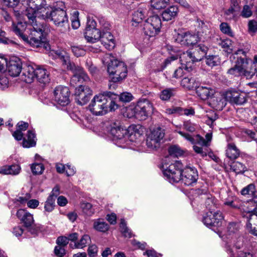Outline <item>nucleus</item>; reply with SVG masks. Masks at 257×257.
<instances>
[{
    "label": "nucleus",
    "instance_id": "obj_1",
    "mask_svg": "<svg viewBox=\"0 0 257 257\" xmlns=\"http://www.w3.org/2000/svg\"><path fill=\"white\" fill-rule=\"evenodd\" d=\"M28 21L29 25L25 28L22 23L17 24L13 23V32L19 36L25 42L32 47H44L45 49L49 48L47 43V39L44 36V29L42 25H37Z\"/></svg>",
    "mask_w": 257,
    "mask_h": 257
},
{
    "label": "nucleus",
    "instance_id": "obj_2",
    "mask_svg": "<svg viewBox=\"0 0 257 257\" xmlns=\"http://www.w3.org/2000/svg\"><path fill=\"white\" fill-rule=\"evenodd\" d=\"M56 55L61 60L63 64L66 66L68 70L71 71L73 75L72 77L70 83L71 85L75 86L77 85V82H88L89 78L87 74L84 71V69L81 66L76 65L74 63L70 61V57L67 53L65 51H57Z\"/></svg>",
    "mask_w": 257,
    "mask_h": 257
},
{
    "label": "nucleus",
    "instance_id": "obj_3",
    "mask_svg": "<svg viewBox=\"0 0 257 257\" xmlns=\"http://www.w3.org/2000/svg\"><path fill=\"white\" fill-rule=\"evenodd\" d=\"M21 77L28 83H32L35 79L43 84L48 83L50 80L49 72L45 68L36 65H25Z\"/></svg>",
    "mask_w": 257,
    "mask_h": 257
},
{
    "label": "nucleus",
    "instance_id": "obj_4",
    "mask_svg": "<svg viewBox=\"0 0 257 257\" xmlns=\"http://www.w3.org/2000/svg\"><path fill=\"white\" fill-rule=\"evenodd\" d=\"M113 96H115L114 93L110 91H105L95 95L88 105L89 110L96 116L105 114L108 110L109 100L107 97Z\"/></svg>",
    "mask_w": 257,
    "mask_h": 257
},
{
    "label": "nucleus",
    "instance_id": "obj_5",
    "mask_svg": "<svg viewBox=\"0 0 257 257\" xmlns=\"http://www.w3.org/2000/svg\"><path fill=\"white\" fill-rule=\"evenodd\" d=\"M65 5L62 2H57L56 5L52 9V14L49 21H52L62 32H66L69 28L68 17L64 10Z\"/></svg>",
    "mask_w": 257,
    "mask_h": 257
},
{
    "label": "nucleus",
    "instance_id": "obj_6",
    "mask_svg": "<svg viewBox=\"0 0 257 257\" xmlns=\"http://www.w3.org/2000/svg\"><path fill=\"white\" fill-rule=\"evenodd\" d=\"M250 47L246 46L244 49H239L235 51L234 55H238L242 54L243 57L237 56L235 63L237 66L242 71L244 76L246 78H250L255 74V68H254L253 63L251 59L246 56V54L249 52Z\"/></svg>",
    "mask_w": 257,
    "mask_h": 257
},
{
    "label": "nucleus",
    "instance_id": "obj_7",
    "mask_svg": "<svg viewBox=\"0 0 257 257\" xmlns=\"http://www.w3.org/2000/svg\"><path fill=\"white\" fill-rule=\"evenodd\" d=\"M107 72L110 77L112 84L108 85L109 89H115L116 82H119L126 76L127 68L124 63L117 60H111L107 66Z\"/></svg>",
    "mask_w": 257,
    "mask_h": 257
},
{
    "label": "nucleus",
    "instance_id": "obj_8",
    "mask_svg": "<svg viewBox=\"0 0 257 257\" xmlns=\"http://www.w3.org/2000/svg\"><path fill=\"white\" fill-rule=\"evenodd\" d=\"M182 164L179 161H176L171 163L169 166L166 165V168L163 171V173L170 183H176L180 181L181 176L183 169Z\"/></svg>",
    "mask_w": 257,
    "mask_h": 257
},
{
    "label": "nucleus",
    "instance_id": "obj_9",
    "mask_svg": "<svg viewBox=\"0 0 257 257\" xmlns=\"http://www.w3.org/2000/svg\"><path fill=\"white\" fill-rule=\"evenodd\" d=\"M153 111L152 103L149 100L143 99L139 101L135 107L134 115L137 119L143 120L146 119Z\"/></svg>",
    "mask_w": 257,
    "mask_h": 257
},
{
    "label": "nucleus",
    "instance_id": "obj_10",
    "mask_svg": "<svg viewBox=\"0 0 257 257\" xmlns=\"http://www.w3.org/2000/svg\"><path fill=\"white\" fill-rule=\"evenodd\" d=\"M223 216L220 211H209L203 217L202 222L208 227H219L222 224Z\"/></svg>",
    "mask_w": 257,
    "mask_h": 257
},
{
    "label": "nucleus",
    "instance_id": "obj_11",
    "mask_svg": "<svg viewBox=\"0 0 257 257\" xmlns=\"http://www.w3.org/2000/svg\"><path fill=\"white\" fill-rule=\"evenodd\" d=\"M224 98L231 104L241 105L247 101V94L243 92L235 90L227 91Z\"/></svg>",
    "mask_w": 257,
    "mask_h": 257
},
{
    "label": "nucleus",
    "instance_id": "obj_12",
    "mask_svg": "<svg viewBox=\"0 0 257 257\" xmlns=\"http://www.w3.org/2000/svg\"><path fill=\"white\" fill-rule=\"evenodd\" d=\"M92 94V91L88 86L79 85L75 89V101L78 104L83 105L87 102Z\"/></svg>",
    "mask_w": 257,
    "mask_h": 257
},
{
    "label": "nucleus",
    "instance_id": "obj_13",
    "mask_svg": "<svg viewBox=\"0 0 257 257\" xmlns=\"http://www.w3.org/2000/svg\"><path fill=\"white\" fill-rule=\"evenodd\" d=\"M199 35V33H198L197 34H192L190 33L178 34L175 40L182 45L193 46L195 45L198 41L202 40Z\"/></svg>",
    "mask_w": 257,
    "mask_h": 257
},
{
    "label": "nucleus",
    "instance_id": "obj_14",
    "mask_svg": "<svg viewBox=\"0 0 257 257\" xmlns=\"http://www.w3.org/2000/svg\"><path fill=\"white\" fill-rule=\"evenodd\" d=\"M70 92L67 87L59 86L54 90V99L62 105H67L69 103Z\"/></svg>",
    "mask_w": 257,
    "mask_h": 257
},
{
    "label": "nucleus",
    "instance_id": "obj_15",
    "mask_svg": "<svg viewBox=\"0 0 257 257\" xmlns=\"http://www.w3.org/2000/svg\"><path fill=\"white\" fill-rule=\"evenodd\" d=\"M198 176V172L195 168L186 167L182 170L180 181L185 185H191L197 181Z\"/></svg>",
    "mask_w": 257,
    "mask_h": 257
},
{
    "label": "nucleus",
    "instance_id": "obj_16",
    "mask_svg": "<svg viewBox=\"0 0 257 257\" xmlns=\"http://www.w3.org/2000/svg\"><path fill=\"white\" fill-rule=\"evenodd\" d=\"M193 144V148L197 154H200L201 156H206L208 153L207 142H205V139L199 135L193 137L191 142Z\"/></svg>",
    "mask_w": 257,
    "mask_h": 257
},
{
    "label": "nucleus",
    "instance_id": "obj_17",
    "mask_svg": "<svg viewBox=\"0 0 257 257\" xmlns=\"http://www.w3.org/2000/svg\"><path fill=\"white\" fill-rule=\"evenodd\" d=\"M23 68L21 60L17 57H11L7 63V70L9 74L12 77L18 76L21 71L23 72Z\"/></svg>",
    "mask_w": 257,
    "mask_h": 257
},
{
    "label": "nucleus",
    "instance_id": "obj_18",
    "mask_svg": "<svg viewBox=\"0 0 257 257\" xmlns=\"http://www.w3.org/2000/svg\"><path fill=\"white\" fill-rule=\"evenodd\" d=\"M27 5L25 15L29 19V22L34 23L35 12L38 10V8L46 5L45 1L44 0H29Z\"/></svg>",
    "mask_w": 257,
    "mask_h": 257
},
{
    "label": "nucleus",
    "instance_id": "obj_19",
    "mask_svg": "<svg viewBox=\"0 0 257 257\" xmlns=\"http://www.w3.org/2000/svg\"><path fill=\"white\" fill-rule=\"evenodd\" d=\"M17 217L23 222L24 225L32 234L36 233L37 230L31 227L34 223L33 215L24 209H19L17 212Z\"/></svg>",
    "mask_w": 257,
    "mask_h": 257
},
{
    "label": "nucleus",
    "instance_id": "obj_20",
    "mask_svg": "<svg viewBox=\"0 0 257 257\" xmlns=\"http://www.w3.org/2000/svg\"><path fill=\"white\" fill-rule=\"evenodd\" d=\"M179 58L181 66L185 70L190 72L193 69L194 62L196 61L192 54V52L187 51L183 53Z\"/></svg>",
    "mask_w": 257,
    "mask_h": 257
},
{
    "label": "nucleus",
    "instance_id": "obj_21",
    "mask_svg": "<svg viewBox=\"0 0 257 257\" xmlns=\"http://www.w3.org/2000/svg\"><path fill=\"white\" fill-rule=\"evenodd\" d=\"M52 9H53V8H49L48 7H46V5L42 6L40 8H38V10L36 11L34 16L35 18V21L37 25H42L45 29L44 25L38 23L36 18H38L43 20L49 21L52 14Z\"/></svg>",
    "mask_w": 257,
    "mask_h": 257
},
{
    "label": "nucleus",
    "instance_id": "obj_22",
    "mask_svg": "<svg viewBox=\"0 0 257 257\" xmlns=\"http://www.w3.org/2000/svg\"><path fill=\"white\" fill-rule=\"evenodd\" d=\"M195 89L198 96L203 100L209 99L215 94V90L210 86L198 84Z\"/></svg>",
    "mask_w": 257,
    "mask_h": 257
},
{
    "label": "nucleus",
    "instance_id": "obj_23",
    "mask_svg": "<svg viewBox=\"0 0 257 257\" xmlns=\"http://www.w3.org/2000/svg\"><path fill=\"white\" fill-rule=\"evenodd\" d=\"M109 131L115 140H122L128 136L127 130L115 123L111 126Z\"/></svg>",
    "mask_w": 257,
    "mask_h": 257
},
{
    "label": "nucleus",
    "instance_id": "obj_24",
    "mask_svg": "<svg viewBox=\"0 0 257 257\" xmlns=\"http://www.w3.org/2000/svg\"><path fill=\"white\" fill-rule=\"evenodd\" d=\"M246 228L250 233L257 236V208H255L252 213L249 214Z\"/></svg>",
    "mask_w": 257,
    "mask_h": 257
},
{
    "label": "nucleus",
    "instance_id": "obj_25",
    "mask_svg": "<svg viewBox=\"0 0 257 257\" xmlns=\"http://www.w3.org/2000/svg\"><path fill=\"white\" fill-rule=\"evenodd\" d=\"M100 39L106 49L111 50L114 48V37L110 32L108 31L102 32L101 37Z\"/></svg>",
    "mask_w": 257,
    "mask_h": 257
},
{
    "label": "nucleus",
    "instance_id": "obj_26",
    "mask_svg": "<svg viewBox=\"0 0 257 257\" xmlns=\"http://www.w3.org/2000/svg\"><path fill=\"white\" fill-rule=\"evenodd\" d=\"M101 32L97 29H88L85 31L84 35L89 43H94L98 41L101 37Z\"/></svg>",
    "mask_w": 257,
    "mask_h": 257
},
{
    "label": "nucleus",
    "instance_id": "obj_27",
    "mask_svg": "<svg viewBox=\"0 0 257 257\" xmlns=\"http://www.w3.org/2000/svg\"><path fill=\"white\" fill-rule=\"evenodd\" d=\"M208 50V47L204 45H195L194 50L192 52V54L196 61H199L206 55Z\"/></svg>",
    "mask_w": 257,
    "mask_h": 257
},
{
    "label": "nucleus",
    "instance_id": "obj_28",
    "mask_svg": "<svg viewBox=\"0 0 257 257\" xmlns=\"http://www.w3.org/2000/svg\"><path fill=\"white\" fill-rule=\"evenodd\" d=\"M178 13L177 7L173 6L165 9L162 14L163 19L164 21H168L174 19Z\"/></svg>",
    "mask_w": 257,
    "mask_h": 257
},
{
    "label": "nucleus",
    "instance_id": "obj_29",
    "mask_svg": "<svg viewBox=\"0 0 257 257\" xmlns=\"http://www.w3.org/2000/svg\"><path fill=\"white\" fill-rule=\"evenodd\" d=\"M240 151L233 143L227 145L226 150V156L231 160L237 159L240 155Z\"/></svg>",
    "mask_w": 257,
    "mask_h": 257
},
{
    "label": "nucleus",
    "instance_id": "obj_30",
    "mask_svg": "<svg viewBox=\"0 0 257 257\" xmlns=\"http://www.w3.org/2000/svg\"><path fill=\"white\" fill-rule=\"evenodd\" d=\"M27 139L24 138L23 141V146L24 148H31L36 146V135L33 131L29 130L27 132Z\"/></svg>",
    "mask_w": 257,
    "mask_h": 257
},
{
    "label": "nucleus",
    "instance_id": "obj_31",
    "mask_svg": "<svg viewBox=\"0 0 257 257\" xmlns=\"http://www.w3.org/2000/svg\"><path fill=\"white\" fill-rule=\"evenodd\" d=\"M21 167L19 165L5 166L0 168V173L3 174L18 175L20 172Z\"/></svg>",
    "mask_w": 257,
    "mask_h": 257
},
{
    "label": "nucleus",
    "instance_id": "obj_32",
    "mask_svg": "<svg viewBox=\"0 0 257 257\" xmlns=\"http://www.w3.org/2000/svg\"><path fill=\"white\" fill-rule=\"evenodd\" d=\"M210 99V105L216 110H222L226 105L224 98L222 97L212 96Z\"/></svg>",
    "mask_w": 257,
    "mask_h": 257
},
{
    "label": "nucleus",
    "instance_id": "obj_33",
    "mask_svg": "<svg viewBox=\"0 0 257 257\" xmlns=\"http://www.w3.org/2000/svg\"><path fill=\"white\" fill-rule=\"evenodd\" d=\"M148 135L160 143L161 141L164 137L165 131L160 127H155L151 131Z\"/></svg>",
    "mask_w": 257,
    "mask_h": 257
},
{
    "label": "nucleus",
    "instance_id": "obj_34",
    "mask_svg": "<svg viewBox=\"0 0 257 257\" xmlns=\"http://www.w3.org/2000/svg\"><path fill=\"white\" fill-rule=\"evenodd\" d=\"M198 84L194 78L190 76L185 77L181 82V84L183 87L189 90L196 88Z\"/></svg>",
    "mask_w": 257,
    "mask_h": 257
},
{
    "label": "nucleus",
    "instance_id": "obj_35",
    "mask_svg": "<svg viewBox=\"0 0 257 257\" xmlns=\"http://www.w3.org/2000/svg\"><path fill=\"white\" fill-rule=\"evenodd\" d=\"M147 12L146 9L140 8L137 11L135 12L133 15V21L138 24L141 23L147 16Z\"/></svg>",
    "mask_w": 257,
    "mask_h": 257
},
{
    "label": "nucleus",
    "instance_id": "obj_36",
    "mask_svg": "<svg viewBox=\"0 0 257 257\" xmlns=\"http://www.w3.org/2000/svg\"><path fill=\"white\" fill-rule=\"evenodd\" d=\"M144 31L145 35L149 37L155 36L160 32L159 30L156 29L146 21L144 25Z\"/></svg>",
    "mask_w": 257,
    "mask_h": 257
},
{
    "label": "nucleus",
    "instance_id": "obj_37",
    "mask_svg": "<svg viewBox=\"0 0 257 257\" xmlns=\"http://www.w3.org/2000/svg\"><path fill=\"white\" fill-rule=\"evenodd\" d=\"M93 228L100 232H105L109 228L108 225L101 219L95 220L93 223Z\"/></svg>",
    "mask_w": 257,
    "mask_h": 257
},
{
    "label": "nucleus",
    "instance_id": "obj_38",
    "mask_svg": "<svg viewBox=\"0 0 257 257\" xmlns=\"http://www.w3.org/2000/svg\"><path fill=\"white\" fill-rule=\"evenodd\" d=\"M176 91L174 88H169L163 90L160 94V99L162 100H168L175 95Z\"/></svg>",
    "mask_w": 257,
    "mask_h": 257
},
{
    "label": "nucleus",
    "instance_id": "obj_39",
    "mask_svg": "<svg viewBox=\"0 0 257 257\" xmlns=\"http://www.w3.org/2000/svg\"><path fill=\"white\" fill-rule=\"evenodd\" d=\"M230 166V169L236 174H242L246 170L245 166L239 162H234Z\"/></svg>",
    "mask_w": 257,
    "mask_h": 257
},
{
    "label": "nucleus",
    "instance_id": "obj_40",
    "mask_svg": "<svg viewBox=\"0 0 257 257\" xmlns=\"http://www.w3.org/2000/svg\"><path fill=\"white\" fill-rule=\"evenodd\" d=\"M231 40L229 39H226L224 40H220L218 44L222 48L224 49V50L227 53H231L232 52V44Z\"/></svg>",
    "mask_w": 257,
    "mask_h": 257
},
{
    "label": "nucleus",
    "instance_id": "obj_41",
    "mask_svg": "<svg viewBox=\"0 0 257 257\" xmlns=\"http://www.w3.org/2000/svg\"><path fill=\"white\" fill-rule=\"evenodd\" d=\"M146 21L150 23V24L154 26L156 29L159 31L160 30L162 23L160 18L158 15H154L150 17L146 20Z\"/></svg>",
    "mask_w": 257,
    "mask_h": 257
},
{
    "label": "nucleus",
    "instance_id": "obj_42",
    "mask_svg": "<svg viewBox=\"0 0 257 257\" xmlns=\"http://www.w3.org/2000/svg\"><path fill=\"white\" fill-rule=\"evenodd\" d=\"M83 212L86 215L90 216L95 212V209L90 203L83 202L81 204Z\"/></svg>",
    "mask_w": 257,
    "mask_h": 257
},
{
    "label": "nucleus",
    "instance_id": "obj_43",
    "mask_svg": "<svg viewBox=\"0 0 257 257\" xmlns=\"http://www.w3.org/2000/svg\"><path fill=\"white\" fill-rule=\"evenodd\" d=\"M206 63L210 67H213L220 63V59L217 55H208L206 57Z\"/></svg>",
    "mask_w": 257,
    "mask_h": 257
},
{
    "label": "nucleus",
    "instance_id": "obj_44",
    "mask_svg": "<svg viewBox=\"0 0 257 257\" xmlns=\"http://www.w3.org/2000/svg\"><path fill=\"white\" fill-rule=\"evenodd\" d=\"M169 0H151V6L156 10L163 9L167 5Z\"/></svg>",
    "mask_w": 257,
    "mask_h": 257
},
{
    "label": "nucleus",
    "instance_id": "obj_45",
    "mask_svg": "<svg viewBox=\"0 0 257 257\" xmlns=\"http://www.w3.org/2000/svg\"><path fill=\"white\" fill-rule=\"evenodd\" d=\"M91 241L90 237L88 235H84L79 241L75 242L74 246L76 248H82Z\"/></svg>",
    "mask_w": 257,
    "mask_h": 257
},
{
    "label": "nucleus",
    "instance_id": "obj_46",
    "mask_svg": "<svg viewBox=\"0 0 257 257\" xmlns=\"http://www.w3.org/2000/svg\"><path fill=\"white\" fill-rule=\"evenodd\" d=\"M204 199H206L205 205L206 208L209 211H215V204L214 201V198L210 194H205Z\"/></svg>",
    "mask_w": 257,
    "mask_h": 257
},
{
    "label": "nucleus",
    "instance_id": "obj_47",
    "mask_svg": "<svg viewBox=\"0 0 257 257\" xmlns=\"http://www.w3.org/2000/svg\"><path fill=\"white\" fill-rule=\"evenodd\" d=\"M170 157H178L183 154V151L181 148L176 145L171 146L168 150Z\"/></svg>",
    "mask_w": 257,
    "mask_h": 257
},
{
    "label": "nucleus",
    "instance_id": "obj_48",
    "mask_svg": "<svg viewBox=\"0 0 257 257\" xmlns=\"http://www.w3.org/2000/svg\"><path fill=\"white\" fill-rule=\"evenodd\" d=\"M55 207V200L52 198L51 197H48L44 205L45 212H52Z\"/></svg>",
    "mask_w": 257,
    "mask_h": 257
},
{
    "label": "nucleus",
    "instance_id": "obj_49",
    "mask_svg": "<svg viewBox=\"0 0 257 257\" xmlns=\"http://www.w3.org/2000/svg\"><path fill=\"white\" fill-rule=\"evenodd\" d=\"M120 227L121 228V232L124 237L128 238H131L132 237V232L126 226V223L123 219H121Z\"/></svg>",
    "mask_w": 257,
    "mask_h": 257
},
{
    "label": "nucleus",
    "instance_id": "obj_50",
    "mask_svg": "<svg viewBox=\"0 0 257 257\" xmlns=\"http://www.w3.org/2000/svg\"><path fill=\"white\" fill-rule=\"evenodd\" d=\"M32 171L34 175L41 174L44 170V166L41 163H35L31 166Z\"/></svg>",
    "mask_w": 257,
    "mask_h": 257
},
{
    "label": "nucleus",
    "instance_id": "obj_51",
    "mask_svg": "<svg viewBox=\"0 0 257 257\" xmlns=\"http://www.w3.org/2000/svg\"><path fill=\"white\" fill-rule=\"evenodd\" d=\"M146 145L147 147L151 149H155L159 147L160 143L158 142L157 141L155 140V139H153L152 137H150V136L148 135L146 139Z\"/></svg>",
    "mask_w": 257,
    "mask_h": 257
},
{
    "label": "nucleus",
    "instance_id": "obj_52",
    "mask_svg": "<svg viewBox=\"0 0 257 257\" xmlns=\"http://www.w3.org/2000/svg\"><path fill=\"white\" fill-rule=\"evenodd\" d=\"M255 192V186L253 184L247 185L246 187L242 189L241 193L243 195H253Z\"/></svg>",
    "mask_w": 257,
    "mask_h": 257
},
{
    "label": "nucleus",
    "instance_id": "obj_53",
    "mask_svg": "<svg viewBox=\"0 0 257 257\" xmlns=\"http://www.w3.org/2000/svg\"><path fill=\"white\" fill-rule=\"evenodd\" d=\"M227 73L230 75L237 77L244 76V74L242 73V71L240 70L235 63L233 67L228 70Z\"/></svg>",
    "mask_w": 257,
    "mask_h": 257
},
{
    "label": "nucleus",
    "instance_id": "obj_54",
    "mask_svg": "<svg viewBox=\"0 0 257 257\" xmlns=\"http://www.w3.org/2000/svg\"><path fill=\"white\" fill-rule=\"evenodd\" d=\"M115 96L112 97H107L109 102L108 103V108L110 111H114L118 108V105L115 103L114 99H116L118 96L117 94L114 93Z\"/></svg>",
    "mask_w": 257,
    "mask_h": 257
},
{
    "label": "nucleus",
    "instance_id": "obj_55",
    "mask_svg": "<svg viewBox=\"0 0 257 257\" xmlns=\"http://www.w3.org/2000/svg\"><path fill=\"white\" fill-rule=\"evenodd\" d=\"M220 30L224 34L232 36L233 34L231 28L228 24L226 23H222L220 25Z\"/></svg>",
    "mask_w": 257,
    "mask_h": 257
},
{
    "label": "nucleus",
    "instance_id": "obj_56",
    "mask_svg": "<svg viewBox=\"0 0 257 257\" xmlns=\"http://www.w3.org/2000/svg\"><path fill=\"white\" fill-rule=\"evenodd\" d=\"M71 50L74 55L77 57L84 56L85 54V50L80 46H72Z\"/></svg>",
    "mask_w": 257,
    "mask_h": 257
},
{
    "label": "nucleus",
    "instance_id": "obj_57",
    "mask_svg": "<svg viewBox=\"0 0 257 257\" xmlns=\"http://www.w3.org/2000/svg\"><path fill=\"white\" fill-rule=\"evenodd\" d=\"M133 95L127 92H122L119 95L120 101L123 102H128L133 99Z\"/></svg>",
    "mask_w": 257,
    "mask_h": 257
},
{
    "label": "nucleus",
    "instance_id": "obj_58",
    "mask_svg": "<svg viewBox=\"0 0 257 257\" xmlns=\"http://www.w3.org/2000/svg\"><path fill=\"white\" fill-rule=\"evenodd\" d=\"M72 27L74 29H78L80 26V22L78 19V12H74L73 18L71 19Z\"/></svg>",
    "mask_w": 257,
    "mask_h": 257
},
{
    "label": "nucleus",
    "instance_id": "obj_59",
    "mask_svg": "<svg viewBox=\"0 0 257 257\" xmlns=\"http://www.w3.org/2000/svg\"><path fill=\"white\" fill-rule=\"evenodd\" d=\"M252 14L251 9L248 5H244L241 12V16L244 18L250 17Z\"/></svg>",
    "mask_w": 257,
    "mask_h": 257
},
{
    "label": "nucleus",
    "instance_id": "obj_60",
    "mask_svg": "<svg viewBox=\"0 0 257 257\" xmlns=\"http://www.w3.org/2000/svg\"><path fill=\"white\" fill-rule=\"evenodd\" d=\"M6 32L0 29V43L10 44L13 43V41L6 37Z\"/></svg>",
    "mask_w": 257,
    "mask_h": 257
},
{
    "label": "nucleus",
    "instance_id": "obj_61",
    "mask_svg": "<svg viewBox=\"0 0 257 257\" xmlns=\"http://www.w3.org/2000/svg\"><path fill=\"white\" fill-rule=\"evenodd\" d=\"M54 253L57 257H63L65 254V249L62 246H56L54 249Z\"/></svg>",
    "mask_w": 257,
    "mask_h": 257
},
{
    "label": "nucleus",
    "instance_id": "obj_62",
    "mask_svg": "<svg viewBox=\"0 0 257 257\" xmlns=\"http://www.w3.org/2000/svg\"><path fill=\"white\" fill-rule=\"evenodd\" d=\"M87 251L90 257H94L97 254L98 248L96 245L93 244L88 247Z\"/></svg>",
    "mask_w": 257,
    "mask_h": 257
},
{
    "label": "nucleus",
    "instance_id": "obj_63",
    "mask_svg": "<svg viewBox=\"0 0 257 257\" xmlns=\"http://www.w3.org/2000/svg\"><path fill=\"white\" fill-rule=\"evenodd\" d=\"M183 69H184V68H183L182 66L176 69L174 71L172 78L178 79L183 76L184 74Z\"/></svg>",
    "mask_w": 257,
    "mask_h": 257
},
{
    "label": "nucleus",
    "instance_id": "obj_64",
    "mask_svg": "<svg viewBox=\"0 0 257 257\" xmlns=\"http://www.w3.org/2000/svg\"><path fill=\"white\" fill-rule=\"evenodd\" d=\"M248 30L250 32H257V22L255 20H250L248 24Z\"/></svg>",
    "mask_w": 257,
    "mask_h": 257
}]
</instances>
